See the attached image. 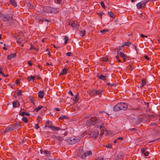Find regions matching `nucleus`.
<instances>
[{"mask_svg":"<svg viewBox=\"0 0 160 160\" xmlns=\"http://www.w3.org/2000/svg\"><path fill=\"white\" fill-rule=\"evenodd\" d=\"M80 140V138L78 137L72 136L70 137L68 140V143L72 145L79 142Z\"/></svg>","mask_w":160,"mask_h":160,"instance_id":"obj_4","label":"nucleus"},{"mask_svg":"<svg viewBox=\"0 0 160 160\" xmlns=\"http://www.w3.org/2000/svg\"><path fill=\"white\" fill-rule=\"evenodd\" d=\"M68 93L69 94H70L72 96H73V94L71 91H69L68 92Z\"/></svg>","mask_w":160,"mask_h":160,"instance_id":"obj_58","label":"nucleus"},{"mask_svg":"<svg viewBox=\"0 0 160 160\" xmlns=\"http://www.w3.org/2000/svg\"><path fill=\"white\" fill-rule=\"evenodd\" d=\"M12 127H13V128L14 129H16L20 127V125L19 123H16L12 125Z\"/></svg>","mask_w":160,"mask_h":160,"instance_id":"obj_18","label":"nucleus"},{"mask_svg":"<svg viewBox=\"0 0 160 160\" xmlns=\"http://www.w3.org/2000/svg\"><path fill=\"white\" fill-rule=\"evenodd\" d=\"M140 36H141V37H142V38H144V37H145V38H147V37H148L147 36L145 35H143L142 34H140Z\"/></svg>","mask_w":160,"mask_h":160,"instance_id":"obj_53","label":"nucleus"},{"mask_svg":"<svg viewBox=\"0 0 160 160\" xmlns=\"http://www.w3.org/2000/svg\"><path fill=\"white\" fill-rule=\"evenodd\" d=\"M32 78L31 76L28 78L27 79L29 82H30L32 80Z\"/></svg>","mask_w":160,"mask_h":160,"instance_id":"obj_51","label":"nucleus"},{"mask_svg":"<svg viewBox=\"0 0 160 160\" xmlns=\"http://www.w3.org/2000/svg\"><path fill=\"white\" fill-rule=\"evenodd\" d=\"M120 57L123 58H124V57H125V56H126V55L123 52H121L120 53Z\"/></svg>","mask_w":160,"mask_h":160,"instance_id":"obj_36","label":"nucleus"},{"mask_svg":"<svg viewBox=\"0 0 160 160\" xmlns=\"http://www.w3.org/2000/svg\"><path fill=\"white\" fill-rule=\"evenodd\" d=\"M51 7L45 6L43 7V11L44 12L46 13H50Z\"/></svg>","mask_w":160,"mask_h":160,"instance_id":"obj_9","label":"nucleus"},{"mask_svg":"<svg viewBox=\"0 0 160 160\" xmlns=\"http://www.w3.org/2000/svg\"><path fill=\"white\" fill-rule=\"evenodd\" d=\"M13 107L14 108H18L17 107V101H14L12 103Z\"/></svg>","mask_w":160,"mask_h":160,"instance_id":"obj_29","label":"nucleus"},{"mask_svg":"<svg viewBox=\"0 0 160 160\" xmlns=\"http://www.w3.org/2000/svg\"><path fill=\"white\" fill-rule=\"evenodd\" d=\"M142 5H143V7H145V5H146V3L147 2H146V1H145V0H144L143 1H142Z\"/></svg>","mask_w":160,"mask_h":160,"instance_id":"obj_52","label":"nucleus"},{"mask_svg":"<svg viewBox=\"0 0 160 160\" xmlns=\"http://www.w3.org/2000/svg\"><path fill=\"white\" fill-rule=\"evenodd\" d=\"M131 44V42H124V43H122V46L123 47L125 46H129Z\"/></svg>","mask_w":160,"mask_h":160,"instance_id":"obj_21","label":"nucleus"},{"mask_svg":"<svg viewBox=\"0 0 160 160\" xmlns=\"http://www.w3.org/2000/svg\"><path fill=\"white\" fill-rule=\"evenodd\" d=\"M0 74H1L4 77H7L8 76V75H5V74L3 73V72L2 71H0Z\"/></svg>","mask_w":160,"mask_h":160,"instance_id":"obj_40","label":"nucleus"},{"mask_svg":"<svg viewBox=\"0 0 160 160\" xmlns=\"http://www.w3.org/2000/svg\"><path fill=\"white\" fill-rule=\"evenodd\" d=\"M79 96V94L78 93H77L76 95L75 96V97L73 98V100L74 101L75 103H77L78 101Z\"/></svg>","mask_w":160,"mask_h":160,"instance_id":"obj_11","label":"nucleus"},{"mask_svg":"<svg viewBox=\"0 0 160 160\" xmlns=\"http://www.w3.org/2000/svg\"><path fill=\"white\" fill-rule=\"evenodd\" d=\"M25 114L27 116H29L30 115V114L28 112H26Z\"/></svg>","mask_w":160,"mask_h":160,"instance_id":"obj_64","label":"nucleus"},{"mask_svg":"<svg viewBox=\"0 0 160 160\" xmlns=\"http://www.w3.org/2000/svg\"><path fill=\"white\" fill-rule=\"evenodd\" d=\"M99 132L98 131H93L90 132V136L91 137L96 138L99 135Z\"/></svg>","mask_w":160,"mask_h":160,"instance_id":"obj_8","label":"nucleus"},{"mask_svg":"<svg viewBox=\"0 0 160 160\" xmlns=\"http://www.w3.org/2000/svg\"><path fill=\"white\" fill-rule=\"evenodd\" d=\"M29 100L31 101V102L33 104V105H35L34 102L35 101L34 98L32 96H30L29 97Z\"/></svg>","mask_w":160,"mask_h":160,"instance_id":"obj_19","label":"nucleus"},{"mask_svg":"<svg viewBox=\"0 0 160 160\" xmlns=\"http://www.w3.org/2000/svg\"><path fill=\"white\" fill-rule=\"evenodd\" d=\"M149 153V152H145L143 154H144V155L146 156H148Z\"/></svg>","mask_w":160,"mask_h":160,"instance_id":"obj_45","label":"nucleus"},{"mask_svg":"<svg viewBox=\"0 0 160 160\" xmlns=\"http://www.w3.org/2000/svg\"><path fill=\"white\" fill-rule=\"evenodd\" d=\"M15 83L16 84H19L20 83L19 79H17L16 80Z\"/></svg>","mask_w":160,"mask_h":160,"instance_id":"obj_57","label":"nucleus"},{"mask_svg":"<svg viewBox=\"0 0 160 160\" xmlns=\"http://www.w3.org/2000/svg\"><path fill=\"white\" fill-rule=\"evenodd\" d=\"M100 4H101L102 7V8H104V9L105 8V5L104 2L103 1H102L101 2Z\"/></svg>","mask_w":160,"mask_h":160,"instance_id":"obj_38","label":"nucleus"},{"mask_svg":"<svg viewBox=\"0 0 160 160\" xmlns=\"http://www.w3.org/2000/svg\"><path fill=\"white\" fill-rule=\"evenodd\" d=\"M41 21H42V22H50L51 21V20H48L46 18H44L43 19L41 20Z\"/></svg>","mask_w":160,"mask_h":160,"instance_id":"obj_37","label":"nucleus"},{"mask_svg":"<svg viewBox=\"0 0 160 160\" xmlns=\"http://www.w3.org/2000/svg\"><path fill=\"white\" fill-rule=\"evenodd\" d=\"M22 121L26 123H27L28 122V119H27V118L26 117H24L22 118Z\"/></svg>","mask_w":160,"mask_h":160,"instance_id":"obj_26","label":"nucleus"},{"mask_svg":"<svg viewBox=\"0 0 160 160\" xmlns=\"http://www.w3.org/2000/svg\"><path fill=\"white\" fill-rule=\"evenodd\" d=\"M141 151L142 152V153H144L146 151H145V149L144 148H142L141 149Z\"/></svg>","mask_w":160,"mask_h":160,"instance_id":"obj_46","label":"nucleus"},{"mask_svg":"<svg viewBox=\"0 0 160 160\" xmlns=\"http://www.w3.org/2000/svg\"><path fill=\"white\" fill-rule=\"evenodd\" d=\"M39 124L38 123L36 124L35 125V128L37 129H38L39 128Z\"/></svg>","mask_w":160,"mask_h":160,"instance_id":"obj_48","label":"nucleus"},{"mask_svg":"<svg viewBox=\"0 0 160 160\" xmlns=\"http://www.w3.org/2000/svg\"><path fill=\"white\" fill-rule=\"evenodd\" d=\"M151 1H156V0H145V1H146V2H148Z\"/></svg>","mask_w":160,"mask_h":160,"instance_id":"obj_62","label":"nucleus"},{"mask_svg":"<svg viewBox=\"0 0 160 160\" xmlns=\"http://www.w3.org/2000/svg\"><path fill=\"white\" fill-rule=\"evenodd\" d=\"M50 10V13H55L58 12L59 9L58 8H54L51 7Z\"/></svg>","mask_w":160,"mask_h":160,"instance_id":"obj_10","label":"nucleus"},{"mask_svg":"<svg viewBox=\"0 0 160 160\" xmlns=\"http://www.w3.org/2000/svg\"><path fill=\"white\" fill-rule=\"evenodd\" d=\"M0 18L4 22H10L13 18V16L11 14H0Z\"/></svg>","mask_w":160,"mask_h":160,"instance_id":"obj_3","label":"nucleus"},{"mask_svg":"<svg viewBox=\"0 0 160 160\" xmlns=\"http://www.w3.org/2000/svg\"><path fill=\"white\" fill-rule=\"evenodd\" d=\"M134 68L132 67V64H129V66H128L127 67L128 69H129L130 70H132L133 69H134Z\"/></svg>","mask_w":160,"mask_h":160,"instance_id":"obj_34","label":"nucleus"},{"mask_svg":"<svg viewBox=\"0 0 160 160\" xmlns=\"http://www.w3.org/2000/svg\"><path fill=\"white\" fill-rule=\"evenodd\" d=\"M157 124L155 122H152L150 124V126L152 127L154 125H157Z\"/></svg>","mask_w":160,"mask_h":160,"instance_id":"obj_42","label":"nucleus"},{"mask_svg":"<svg viewBox=\"0 0 160 160\" xmlns=\"http://www.w3.org/2000/svg\"><path fill=\"white\" fill-rule=\"evenodd\" d=\"M128 58L129 57H128L126 55V56H125V57L123 58L124 62H125L126 61V60L128 59Z\"/></svg>","mask_w":160,"mask_h":160,"instance_id":"obj_41","label":"nucleus"},{"mask_svg":"<svg viewBox=\"0 0 160 160\" xmlns=\"http://www.w3.org/2000/svg\"><path fill=\"white\" fill-rule=\"evenodd\" d=\"M144 57L145 58V59L147 60H149V58L147 55H145L144 56Z\"/></svg>","mask_w":160,"mask_h":160,"instance_id":"obj_50","label":"nucleus"},{"mask_svg":"<svg viewBox=\"0 0 160 160\" xmlns=\"http://www.w3.org/2000/svg\"><path fill=\"white\" fill-rule=\"evenodd\" d=\"M92 154V152L91 151H88L85 152L83 155L84 157H86L87 156H91Z\"/></svg>","mask_w":160,"mask_h":160,"instance_id":"obj_16","label":"nucleus"},{"mask_svg":"<svg viewBox=\"0 0 160 160\" xmlns=\"http://www.w3.org/2000/svg\"><path fill=\"white\" fill-rule=\"evenodd\" d=\"M86 31L85 30L81 31L80 32V34L82 37H83L85 35Z\"/></svg>","mask_w":160,"mask_h":160,"instance_id":"obj_30","label":"nucleus"},{"mask_svg":"<svg viewBox=\"0 0 160 160\" xmlns=\"http://www.w3.org/2000/svg\"><path fill=\"white\" fill-rule=\"evenodd\" d=\"M69 24L74 29L78 28L79 26L78 22L76 21H70L69 22Z\"/></svg>","mask_w":160,"mask_h":160,"instance_id":"obj_7","label":"nucleus"},{"mask_svg":"<svg viewBox=\"0 0 160 160\" xmlns=\"http://www.w3.org/2000/svg\"><path fill=\"white\" fill-rule=\"evenodd\" d=\"M36 78L37 79H40L41 78V77H40L39 75L36 76Z\"/></svg>","mask_w":160,"mask_h":160,"instance_id":"obj_63","label":"nucleus"},{"mask_svg":"<svg viewBox=\"0 0 160 160\" xmlns=\"http://www.w3.org/2000/svg\"><path fill=\"white\" fill-rule=\"evenodd\" d=\"M44 153L45 154L48 155H50L51 154V152L50 151H48L47 150H45L43 151Z\"/></svg>","mask_w":160,"mask_h":160,"instance_id":"obj_35","label":"nucleus"},{"mask_svg":"<svg viewBox=\"0 0 160 160\" xmlns=\"http://www.w3.org/2000/svg\"><path fill=\"white\" fill-rule=\"evenodd\" d=\"M11 4L14 7H16L17 6L16 2L15 0H10V1Z\"/></svg>","mask_w":160,"mask_h":160,"instance_id":"obj_20","label":"nucleus"},{"mask_svg":"<svg viewBox=\"0 0 160 160\" xmlns=\"http://www.w3.org/2000/svg\"><path fill=\"white\" fill-rule=\"evenodd\" d=\"M96 124V126L98 128H99L101 130V134L103 133V131L104 129V124L102 120L98 119L96 117H92L90 120H88L87 122V124L89 126L91 125H94Z\"/></svg>","mask_w":160,"mask_h":160,"instance_id":"obj_1","label":"nucleus"},{"mask_svg":"<svg viewBox=\"0 0 160 160\" xmlns=\"http://www.w3.org/2000/svg\"><path fill=\"white\" fill-rule=\"evenodd\" d=\"M64 44H66L68 43V37L67 36H66L64 38Z\"/></svg>","mask_w":160,"mask_h":160,"instance_id":"obj_31","label":"nucleus"},{"mask_svg":"<svg viewBox=\"0 0 160 160\" xmlns=\"http://www.w3.org/2000/svg\"><path fill=\"white\" fill-rule=\"evenodd\" d=\"M117 140H122L123 139V138L122 137H119L117 138Z\"/></svg>","mask_w":160,"mask_h":160,"instance_id":"obj_61","label":"nucleus"},{"mask_svg":"<svg viewBox=\"0 0 160 160\" xmlns=\"http://www.w3.org/2000/svg\"><path fill=\"white\" fill-rule=\"evenodd\" d=\"M22 92L21 91H20L18 92L17 93V95L18 96H20L22 95Z\"/></svg>","mask_w":160,"mask_h":160,"instance_id":"obj_43","label":"nucleus"},{"mask_svg":"<svg viewBox=\"0 0 160 160\" xmlns=\"http://www.w3.org/2000/svg\"><path fill=\"white\" fill-rule=\"evenodd\" d=\"M129 130H130L131 131H135L136 130V129L135 128H132L129 129Z\"/></svg>","mask_w":160,"mask_h":160,"instance_id":"obj_59","label":"nucleus"},{"mask_svg":"<svg viewBox=\"0 0 160 160\" xmlns=\"http://www.w3.org/2000/svg\"><path fill=\"white\" fill-rule=\"evenodd\" d=\"M14 130V129L13 128V127L12 126L10 127H8L6 128L4 130V132H8Z\"/></svg>","mask_w":160,"mask_h":160,"instance_id":"obj_17","label":"nucleus"},{"mask_svg":"<svg viewBox=\"0 0 160 160\" xmlns=\"http://www.w3.org/2000/svg\"><path fill=\"white\" fill-rule=\"evenodd\" d=\"M103 90L99 89L96 90L95 89H93L91 90L89 92V95L91 96H93L94 95H101L103 92Z\"/></svg>","mask_w":160,"mask_h":160,"instance_id":"obj_5","label":"nucleus"},{"mask_svg":"<svg viewBox=\"0 0 160 160\" xmlns=\"http://www.w3.org/2000/svg\"><path fill=\"white\" fill-rule=\"evenodd\" d=\"M141 85L140 86V88H142L143 87L146 85V79L145 78H142L141 80Z\"/></svg>","mask_w":160,"mask_h":160,"instance_id":"obj_15","label":"nucleus"},{"mask_svg":"<svg viewBox=\"0 0 160 160\" xmlns=\"http://www.w3.org/2000/svg\"><path fill=\"white\" fill-rule=\"evenodd\" d=\"M108 13L110 17L113 18H115V16L114 15L113 13L111 11L108 12Z\"/></svg>","mask_w":160,"mask_h":160,"instance_id":"obj_28","label":"nucleus"},{"mask_svg":"<svg viewBox=\"0 0 160 160\" xmlns=\"http://www.w3.org/2000/svg\"><path fill=\"white\" fill-rule=\"evenodd\" d=\"M31 46V48L30 49V50H32V49H34V47L32 43L30 44Z\"/></svg>","mask_w":160,"mask_h":160,"instance_id":"obj_56","label":"nucleus"},{"mask_svg":"<svg viewBox=\"0 0 160 160\" xmlns=\"http://www.w3.org/2000/svg\"><path fill=\"white\" fill-rule=\"evenodd\" d=\"M68 72V69L67 68H65L64 69H62L60 73V75H63L66 74Z\"/></svg>","mask_w":160,"mask_h":160,"instance_id":"obj_14","label":"nucleus"},{"mask_svg":"<svg viewBox=\"0 0 160 160\" xmlns=\"http://www.w3.org/2000/svg\"><path fill=\"white\" fill-rule=\"evenodd\" d=\"M72 55V53L71 52H68L66 53V55L68 56H71Z\"/></svg>","mask_w":160,"mask_h":160,"instance_id":"obj_49","label":"nucleus"},{"mask_svg":"<svg viewBox=\"0 0 160 160\" xmlns=\"http://www.w3.org/2000/svg\"><path fill=\"white\" fill-rule=\"evenodd\" d=\"M107 77L106 76H104L103 75H101L99 78L100 79H101L102 80H105L106 79H105V78Z\"/></svg>","mask_w":160,"mask_h":160,"instance_id":"obj_27","label":"nucleus"},{"mask_svg":"<svg viewBox=\"0 0 160 160\" xmlns=\"http://www.w3.org/2000/svg\"><path fill=\"white\" fill-rule=\"evenodd\" d=\"M68 119L67 116L62 115L59 118V120H63L64 119Z\"/></svg>","mask_w":160,"mask_h":160,"instance_id":"obj_22","label":"nucleus"},{"mask_svg":"<svg viewBox=\"0 0 160 160\" xmlns=\"http://www.w3.org/2000/svg\"><path fill=\"white\" fill-rule=\"evenodd\" d=\"M22 110V109L21 110V111L19 112V115L21 116H23V117H24L25 115V112H21V111Z\"/></svg>","mask_w":160,"mask_h":160,"instance_id":"obj_33","label":"nucleus"},{"mask_svg":"<svg viewBox=\"0 0 160 160\" xmlns=\"http://www.w3.org/2000/svg\"><path fill=\"white\" fill-rule=\"evenodd\" d=\"M56 1L55 3H56L60 4L61 3L62 0H56Z\"/></svg>","mask_w":160,"mask_h":160,"instance_id":"obj_39","label":"nucleus"},{"mask_svg":"<svg viewBox=\"0 0 160 160\" xmlns=\"http://www.w3.org/2000/svg\"><path fill=\"white\" fill-rule=\"evenodd\" d=\"M50 121L47 120L46 122V125L45 126V128H48L51 129L53 131H55L61 130V129L59 127H57L52 126V125H48L50 123Z\"/></svg>","mask_w":160,"mask_h":160,"instance_id":"obj_6","label":"nucleus"},{"mask_svg":"<svg viewBox=\"0 0 160 160\" xmlns=\"http://www.w3.org/2000/svg\"><path fill=\"white\" fill-rule=\"evenodd\" d=\"M106 148H111L112 147V146H111V144L108 143V144L106 146Z\"/></svg>","mask_w":160,"mask_h":160,"instance_id":"obj_47","label":"nucleus"},{"mask_svg":"<svg viewBox=\"0 0 160 160\" xmlns=\"http://www.w3.org/2000/svg\"><path fill=\"white\" fill-rule=\"evenodd\" d=\"M136 6L138 9H140L142 7V4L141 2L138 3L136 4Z\"/></svg>","mask_w":160,"mask_h":160,"instance_id":"obj_23","label":"nucleus"},{"mask_svg":"<svg viewBox=\"0 0 160 160\" xmlns=\"http://www.w3.org/2000/svg\"><path fill=\"white\" fill-rule=\"evenodd\" d=\"M55 138L59 141L62 142L64 140L63 138L60 136L58 135L55 137Z\"/></svg>","mask_w":160,"mask_h":160,"instance_id":"obj_24","label":"nucleus"},{"mask_svg":"<svg viewBox=\"0 0 160 160\" xmlns=\"http://www.w3.org/2000/svg\"><path fill=\"white\" fill-rule=\"evenodd\" d=\"M96 160H103V158L99 157L97 158Z\"/></svg>","mask_w":160,"mask_h":160,"instance_id":"obj_54","label":"nucleus"},{"mask_svg":"<svg viewBox=\"0 0 160 160\" xmlns=\"http://www.w3.org/2000/svg\"><path fill=\"white\" fill-rule=\"evenodd\" d=\"M43 107V106H39L38 107L35 108L34 109L35 111L36 112H38L40 109H42Z\"/></svg>","mask_w":160,"mask_h":160,"instance_id":"obj_25","label":"nucleus"},{"mask_svg":"<svg viewBox=\"0 0 160 160\" xmlns=\"http://www.w3.org/2000/svg\"><path fill=\"white\" fill-rule=\"evenodd\" d=\"M45 93L43 91H40L38 93V97L41 98H43Z\"/></svg>","mask_w":160,"mask_h":160,"instance_id":"obj_12","label":"nucleus"},{"mask_svg":"<svg viewBox=\"0 0 160 160\" xmlns=\"http://www.w3.org/2000/svg\"><path fill=\"white\" fill-rule=\"evenodd\" d=\"M102 61H103V62H107V61H108V57H107L106 56L105 57H103L102 59Z\"/></svg>","mask_w":160,"mask_h":160,"instance_id":"obj_32","label":"nucleus"},{"mask_svg":"<svg viewBox=\"0 0 160 160\" xmlns=\"http://www.w3.org/2000/svg\"><path fill=\"white\" fill-rule=\"evenodd\" d=\"M28 65H29L31 66L32 64V61H28Z\"/></svg>","mask_w":160,"mask_h":160,"instance_id":"obj_60","label":"nucleus"},{"mask_svg":"<svg viewBox=\"0 0 160 160\" xmlns=\"http://www.w3.org/2000/svg\"><path fill=\"white\" fill-rule=\"evenodd\" d=\"M54 110L55 111H59L60 110V109L58 108H54Z\"/></svg>","mask_w":160,"mask_h":160,"instance_id":"obj_55","label":"nucleus"},{"mask_svg":"<svg viewBox=\"0 0 160 160\" xmlns=\"http://www.w3.org/2000/svg\"><path fill=\"white\" fill-rule=\"evenodd\" d=\"M16 57V53L11 54L7 56V59L8 60H11L12 58H15Z\"/></svg>","mask_w":160,"mask_h":160,"instance_id":"obj_13","label":"nucleus"},{"mask_svg":"<svg viewBox=\"0 0 160 160\" xmlns=\"http://www.w3.org/2000/svg\"><path fill=\"white\" fill-rule=\"evenodd\" d=\"M109 31L108 30L103 29L102 30L100 31V32L102 33H104L105 32H108Z\"/></svg>","mask_w":160,"mask_h":160,"instance_id":"obj_44","label":"nucleus"},{"mask_svg":"<svg viewBox=\"0 0 160 160\" xmlns=\"http://www.w3.org/2000/svg\"><path fill=\"white\" fill-rule=\"evenodd\" d=\"M128 108V105L126 103L120 102L118 103L113 107V110L115 111H118L120 110H126Z\"/></svg>","mask_w":160,"mask_h":160,"instance_id":"obj_2","label":"nucleus"}]
</instances>
